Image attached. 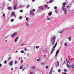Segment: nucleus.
Instances as JSON below:
<instances>
[{"label": "nucleus", "mask_w": 74, "mask_h": 74, "mask_svg": "<svg viewBox=\"0 0 74 74\" xmlns=\"http://www.w3.org/2000/svg\"><path fill=\"white\" fill-rule=\"evenodd\" d=\"M63 5L62 6V9L63 11L64 12V14H66L67 12V10L65 8V5H66V3L65 2L63 3H62Z\"/></svg>", "instance_id": "1"}, {"label": "nucleus", "mask_w": 74, "mask_h": 74, "mask_svg": "<svg viewBox=\"0 0 74 74\" xmlns=\"http://www.w3.org/2000/svg\"><path fill=\"white\" fill-rule=\"evenodd\" d=\"M55 40H56V36H54L51 37V45L53 46L54 44H55Z\"/></svg>", "instance_id": "2"}, {"label": "nucleus", "mask_w": 74, "mask_h": 74, "mask_svg": "<svg viewBox=\"0 0 74 74\" xmlns=\"http://www.w3.org/2000/svg\"><path fill=\"white\" fill-rule=\"evenodd\" d=\"M57 44H58V42H56L55 44V46L53 47L52 48L51 51V53H50V55H51L52 53H53V52L54 51V48H55V47H56Z\"/></svg>", "instance_id": "3"}, {"label": "nucleus", "mask_w": 74, "mask_h": 74, "mask_svg": "<svg viewBox=\"0 0 74 74\" xmlns=\"http://www.w3.org/2000/svg\"><path fill=\"white\" fill-rule=\"evenodd\" d=\"M66 66L67 67H68V68H69V69H71V68H72V69H74V63L72 64H71V66H69V64H67V63L66 64Z\"/></svg>", "instance_id": "4"}, {"label": "nucleus", "mask_w": 74, "mask_h": 74, "mask_svg": "<svg viewBox=\"0 0 74 74\" xmlns=\"http://www.w3.org/2000/svg\"><path fill=\"white\" fill-rule=\"evenodd\" d=\"M17 33H14L13 34H12L11 36V37L12 38H14V37H15Z\"/></svg>", "instance_id": "5"}, {"label": "nucleus", "mask_w": 74, "mask_h": 74, "mask_svg": "<svg viewBox=\"0 0 74 74\" xmlns=\"http://www.w3.org/2000/svg\"><path fill=\"white\" fill-rule=\"evenodd\" d=\"M58 53H59V50H57L56 52V54L55 56V58H56V59H57V58H56V57H57V56H58Z\"/></svg>", "instance_id": "6"}, {"label": "nucleus", "mask_w": 74, "mask_h": 74, "mask_svg": "<svg viewBox=\"0 0 74 74\" xmlns=\"http://www.w3.org/2000/svg\"><path fill=\"white\" fill-rule=\"evenodd\" d=\"M30 14L32 15L33 16L34 15V14L33 12V11L32 10H31L30 12Z\"/></svg>", "instance_id": "7"}, {"label": "nucleus", "mask_w": 74, "mask_h": 74, "mask_svg": "<svg viewBox=\"0 0 74 74\" xmlns=\"http://www.w3.org/2000/svg\"><path fill=\"white\" fill-rule=\"evenodd\" d=\"M52 70H53V67L51 68V69L50 70L49 74H52Z\"/></svg>", "instance_id": "8"}, {"label": "nucleus", "mask_w": 74, "mask_h": 74, "mask_svg": "<svg viewBox=\"0 0 74 74\" xmlns=\"http://www.w3.org/2000/svg\"><path fill=\"white\" fill-rule=\"evenodd\" d=\"M9 65L10 66H12V61H11L10 62L8 63Z\"/></svg>", "instance_id": "9"}, {"label": "nucleus", "mask_w": 74, "mask_h": 74, "mask_svg": "<svg viewBox=\"0 0 74 74\" xmlns=\"http://www.w3.org/2000/svg\"><path fill=\"white\" fill-rule=\"evenodd\" d=\"M26 25L27 27H29L30 26V25L29 24V23L27 22L26 23Z\"/></svg>", "instance_id": "10"}, {"label": "nucleus", "mask_w": 74, "mask_h": 74, "mask_svg": "<svg viewBox=\"0 0 74 74\" xmlns=\"http://www.w3.org/2000/svg\"><path fill=\"white\" fill-rule=\"evenodd\" d=\"M68 39L70 41H71V37L70 36L69 38H68Z\"/></svg>", "instance_id": "11"}, {"label": "nucleus", "mask_w": 74, "mask_h": 74, "mask_svg": "<svg viewBox=\"0 0 74 74\" xmlns=\"http://www.w3.org/2000/svg\"><path fill=\"white\" fill-rule=\"evenodd\" d=\"M39 9L40 10H43V7H42V6H40L39 8Z\"/></svg>", "instance_id": "12"}, {"label": "nucleus", "mask_w": 74, "mask_h": 74, "mask_svg": "<svg viewBox=\"0 0 74 74\" xmlns=\"http://www.w3.org/2000/svg\"><path fill=\"white\" fill-rule=\"evenodd\" d=\"M16 5H14L13 8L14 10H16Z\"/></svg>", "instance_id": "13"}, {"label": "nucleus", "mask_w": 74, "mask_h": 74, "mask_svg": "<svg viewBox=\"0 0 74 74\" xmlns=\"http://www.w3.org/2000/svg\"><path fill=\"white\" fill-rule=\"evenodd\" d=\"M18 39H19V38L18 37L15 40V42H17V40H18Z\"/></svg>", "instance_id": "14"}, {"label": "nucleus", "mask_w": 74, "mask_h": 74, "mask_svg": "<svg viewBox=\"0 0 74 74\" xmlns=\"http://www.w3.org/2000/svg\"><path fill=\"white\" fill-rule=\"evenodd\" d=\"M8 10H12V8L10 7H8Z\"/></svg>", "instance_id": "15"}, {"label": "nucleus", "mask_w": 74, "mask_h": 74, "mask_svg": "<svg viewBox=\"0 0 74 74\" xmlns=\"http://www.w3.org/2000/svg\"><path fill=\"white\" fill-rule=\"evenodd\" d=\"M56 63L58 64V65L57 66V67H58V66H59V61H57L56 62Z\"/></svg>", "instance_id": "16"}, {"label": "nucleus", "mask_w": 74, "mask_h": 74, "mask_svg": "<svg viewBox=\"0 0 74 74\" xmlns=\"http://www.w3.org/2000/svg\"><path fill=\"white\" fill-rule=\"evenodd\" d=\"M23 65L21 66L20 67V69L22 70V68H23Z\"/></svg>", "instance_id": "17"}, {"label": "nucleus", "mask_w": 74, "mask_h": 74, "mask_svg": "<svg viewBox=\"0 0 74 74\" xmlns=\"http://www.w3.org/2000/svg\"><path fill=\"white\" fill-rule=\"evenodd\" d=\"M36 68V66H32L31 67V68L32 69H35Z\"/></svg>", "instance_id": "18"}, {"label": "nucleus", "mask_w": 74, "mask_h": 74, "mask_svg": "<svg viewBox=\"0 0 74 74\" xmlns=\"http://www.w3.org/2000/svg\"><path fill=\"white\" fill-rule=\"evenodd\" d=\"M22 7H23V5H21L19 7V8H22Z\"/></svg>", "instance_id": "19"}, {"label": "nucleus", "mask_w": 74, "mask_h": 74, "mask_svg": "<svg viewBox=\"0 0 74 74\" xmlns=\"http://www.w3.org/2000/svg\"><path fill=\"white\" fill-rule=\"evenodd\" d=\"M63 31L62 30H60V33L61 34H62V33H63Z\"/></svg>", "instance_id": "20"}, {"label": "nucleus", "mask_w": 74, "mask_h": 74, "mask_svg": "<svg viewBox=\"0 0 74 74\" xmlns=\"http://www.w3.org/2000/svg\"><path fill=\"white\" fill-rule=\"evenodd\" d=\"M53 1V0H51V1H50L49 2V3H52Z\"/></svg>", "instance_id": "21"}, {"label": "nucleus", "mask_w": 74, "mask_h": 74, "mask_svg": "<svg viewBox=\"0 0 74 74\" xmlns=\"http://www.w3.org/2000/svg\"><path fill=\"white\" fill-rule=\"evenodd\" d=\"M51 14L52 13H51V12H50L48 13V15H49V16H50V15H51Z\"/></svg>", "instance_id": "22"}, {"label": "nucleus", "mask_w": 74, "mask_h": 74, "mask_svg": "<svg viewBox=\"0 0 74 74\" xmlns=\"http://www.w3.org/2000/svg\"><path fill=\"white\" fill-rule=\"evenodd\" d=\"M39 47H39L38 46L36 47V49H38V48H39Z\"/></svg>", "instance_id": "23"}, {"label": "nucleus", "mask_w": 74, "mask_h": 74, "mask_svg": "<svg viewBox=\"0 0 74 74\" xmlns=\"http://www.w3.org/2000/svg\"><path fill=\"white\" fill-rule=\"evenodd\" d=\"M26 20L27 21H29V18L27 17L26 18Z\"/></svg>", "instance_id": "24"}, {"label": "nucleus", "mask_w": 74, "mask_h": 74, "mask_svg": "<svg viewBox=\"0 0 74 74\" xmlns=\"http://www.w3.org/2000/svg\"><path fill=\"white\" fill-rule=\"evenodd\" d=\"M60 71H61V70H60V69H58V72L59 73H60Z\"/></svg>", "instance_id": "25"}, {"label": "nucleus", "mask_w": 74, "mask_h": 74, "mask_svg": "<svg viewBox=\"0 0 74 74\" xmlns=\"http://www.w3.org/2000/svg\"><path fill=\"white\" fill-rule=\"evenodd\" d=\"M30 7V5H28L27 6V8H28L29 7Z\"/></svg>", "instance_id": "26"}, {"label": "nucleus", "mask_w": 74, "mask_h": 74, "mask_svg": "<svg viewBox=\"0 0 74 74\" xmlns=\"http://www.w3.org/2000/svg\"><path fill=\"white\" fill-rule=\"evenodd\" d=\"M14 21V19H11V22H12Z\"/></svg>", "instance_id": "27"}, {"label": "nucleus", "mask_w": 74, "mask_h": 74, "mask_svg": "<svg viewBox=\"0 0 74 74\" xmlns=\"http://www.w3.org/2000/svg\"><path fill=\"white\" fill-rule=\"evenodd\" d=\"M11 15H14V12H12L11 14Z\"/></svg>", "instance_id": "28"}, {"label": "nucleus", "mask_w": 74, "mask_h": 74, "mask_svg": "<svg viewBox=\"0 0 74 74\" xmlns=\"http://www.w3.org/2000/svg\"><path fill=\"white\" fill-rule=\"evenodd\" d=\"M67 45V44L66 43H65L64 44V46L65 47H66Z\"/></svg>", "instance_id": "29"}, {"label": "nucleus", "mask_w": 74, "mask_h": 74, "mask_svg": "<svg viewBox=\"0 0 74 74\" xmlns=\"http://www.w3.org/2000/svg\"><path fill=\"white\" fill-rule=\"evenodd\" d=\"M19 19H22V16H20L19 18Z\"/></svg>", "instance_id": "30"}, {"label": "nucleus", "mask_w": 74, "mask_h": 74, "mask_svg": "<svg viewBox=\"0 0 74 74\" xmlns=\"http://www.w3.org/2000/svg\"><path fill=\"white\" fill-rule=\"evenodd\" d=\"M55 12L56 13H57L58 12V10H55Z\"/></svg>", "instance_id": "31"}, {"label": "nucleus", "mask_w": 74, "mask_h": 74, "mask_svg": "<svg viewBox=\"0 0 74 74\" xmlns=\"http://www.w3.org/2000/svg\"><path fill=\"white\" fill-rule=\"evenodd\" d=\"M44 64H45V63H44V62H42L41 63V65H44Z\"/></svg>", "instance_id": "32"}, {"label": "nucleus", "mask_w": 74, "mask_h": 74, "mask_svg": "<svg viewBox=\"0 0 74 74\" xmlns=\"http://www.w3.org/2000/svg\"><path fill=\"white\" fill-rule=\"evenodd\" d=\"M4 64H6V63H7V61L5 60L4 63Z\"/></svg>", "instance_id": "33"}, {"label": "nucleus", "mask_w": 74, "mask_h": 74, "mask_svg": "<svg viewBox=\"0 0 74 74\" xmlns=\"http://www.w3.org/2000/svg\"><path fill=\"white\" fill-rule=\"evenodd\" d=\"M66 62H67V63H70V62L68 60H67Z\"/></svg>", "instance_id": "34"}, {"label": "nucleus", "mask_w": 74, "mask_h": 74, "mask_svg": "<svg viewBox=\"0 0 74 74\" xmlns=\"http://www.w3.org/2000/svg\"><path fill=\"white\" fill-rule=\"evenodd\" d=\"M21 53H24L23 51H21Z\"/></svg>", "instance_id": "35"}, {"label": "nucleus", "mask_w": 74, "mask_h": 74, "mask_svg": "<svg viewBox=\"0 0 74 74\" xmlns=\"http://www.w3.org/2000/svg\"><path fill=\"white\" fill-rule=\"evenodd\" d=\"M45 7L46 8V7H48V5H45Z\"/></svg>", "instance_id": "36"}, {"label": "nucleus", "mask_w": 74, "mask_h": 74, "mask_svg": "<svg viewBox=\"0 0 74 74\" xmlns=\"http://www.w3.org/2000/svg\"><path fill=\"white\" fill-rule=\"evenodd\" d=\"M64 71L65 72H66V71H67V70H66V69H64Z\"/></svg>", "instance_id": "37"}, {"label": "nucleus", "mask_w": 74, "mask_h": 74, "mask_svg": "<svg viewBox=\"0 0 74 74\" xmlns=\"http://www.w3.org/2000/svg\"><path fill=\"white\" fill-rule=\"evenodd\" d=\"M20 12H23V10H21Z\"/></svg>", "instance_id": "38"}, {"label": "nucleus", "mask_w": 74, "mask_h": 74, "mask_svg": "<svg viewBox=\"0 0 74 74\" xmlns=\"http://www.w3.org/2000/svg\"><path fill=\"white\" fill-rule=\"evenodd\" d=\"M23 60H22L21 61V63H22V62H23Z\"/></svg>", "instance_id": "39"}, {"label": "nucleus", "mask_w": 74, "mask_h": 74, "mask_svg": "<svg viewBox=\"0 0 74 74\" xmlns=\"http://www.w3.org/2000/svg\"><path fill=\"white\" fill-rule=\"evenodd\" d=\"M5 16V14H3V16L4 17Z\"/></svg>", "instance_id": "40"}, {"label": "nucleus", "mask_w": 74, "mask_h": 74, "mask_svg": "<svg viewBox=\"0 0 74 74\" xmlns=\"http://www.w3.org/2000/svg\"><path fill=\"white\" fill-rule=\"evenodd\" d=\"M54 9H57V7H56V6H55V7H54Z\"/></svg>", "instance_id": "41"}, {"label": "nucleus", "mask_w": 74, "mask_h": 74, "mask_svg": "<svg viewBox=\"0 0 74 74\" xmlns=\"http://www.w3.org/2000/svg\"><path fill=\"white\" fill-rule=\"evenodd\" d=\"M48 68V66H46V69H47Z\"/></svg>", "instance_id": "42"}, {"label": "nucleus", "mask_w": 74, "mask_h": 74, "mask_svg": "<svg viewBox=\"0 0 74 74\" xmlns=\"http://www.w3.org/2000/svg\"><path fill=\"white\" fill-rule=\"evenodd\" d=\"M16 63H17V61H15V62L14 63H15V64H16Z\"/></svg>", "instance_id": "43"}, {"label": "nucleus", "mask_w": 74, "mask_h": 74, "mask_svg": "<svg viewBox=\"0 0 74 74\" xmlns=\"http://www.w3.org/2000/svg\"><path fill=\"white\" fill-rule=\"evenodd\" d=\"M27 50V49H26V48H25V49H24V51H26Z\"/></svg>", "instance_id": "44"}, {"label": "nucleus", "mask_w": 74, "mask_h": 74, "mask_svg": "<svg viewBox=\"0 0 74 74\" xmlns=\"http://www.w3.org/2000/svg\"><path fill=\"white\" fill-rule=\"evenodd\" d=\"M32 11H34H34H35V9H33Z\"/></svg>", "instance_id": "45"}, {"label": "nucleus", "mask_w": 74, "mask_h": 74, "mask_svg": "<svg viewBox=\"0 0 74 74\" xmlns=\"http://www.w3.org/2000/svg\"><path fill=\"white\" fill-rule=\"evenodd\" d=\"M29 64H27V67H29Z\"/></svg>", "instance_id": "46"}, {"label": "nucleus", "mask_w": 74, "mask_h": 74, "mask_svg": "<svg viewBox=\"0 0 74 74\" xmlns=\"http://www.w3.org/2000/svg\"><path fill=\"white\" fill-rule=\"evenodd\" d=\"M11 58H9V59H8V60H11Z\"/></svg>", "instance_id": "47"}, {"label": "nucleus", "mask_w": 74, "mask_h": 74, "mask_svg": "<svg viewBox=\"0 0 74 74\" xmlns=\"http://www.w3.org/2000/svg\"><path fill=\"white\" fill-rule=\"evenodd\" d=\"M36 0H32V1L33 2H34V1H35Z\"/></svg>", "instance_id": "48"}, {"label": "nucleus", "mask_w": 74, "mask_h": 74, "mask_svg": "<svg viewBox=\"0 0 74 74\" xmlns=\"http://www.w3.org/2000/svg\"><path fill=\"white\" fill-rule=\"evenodd\" d=\"M69 6L67 5L66 6V8H69Z\"/></svg>", "instance_id": "49"}, {"label": "nucleus", "mask_w": 74, "mask_h": 74, "mask_svg": "<svg viewBox=\"0 0 74 74\" xmlns=\"http://www.w3.org/2000/svg\"><path fill=\"white\" fill-rule=\"evenodd\" d=\"M33 74V72H31L30 73V74Z\"/></svg>", "instance_id": "50"}, {"label": "nucleus", "mask_w": 74, "mask_h": 74, "mask_svg": "<svg viewBox=\"0 0 74 74\" xmlns=\"http://www.w3.org/2000/svg\"><path fill=\"white\" fill-rule=\"evenodd\" d=\"M47 20H50L51 19L50 18H48L47 19Z\"/></svg>", "instance_id": "51"}, {"label": "nucleus", "mask_w": 74, "mask_h": 74, "mask_svg": "<svg viewBox=\"0 0 74 74\" xmlns=\"http://www.w3.org/2000/svg\"><path fill=\"white\" fill-rule=\"evenodd\" d=\"M11 70L12 71V70H13V69H12V68L11 69Z\"/></svg>", "instance_id": "52"}, {"label": "nucleus", "mask_w": 74, "mask_h": 74, "mask_svg": "<svg viewBox=\"0 0 74 74\" xmlns=\"http://www.w3.org/2000/svg\"><path fill=\"white\" fill-rule=\"evenodd\" d=\"M8 38V36H6L5 37V38Z\"/></svg>", "instance_id": "53"}, {"label": "nucleus", "mask_w": 74, "mask_h": 74, "mask_svg": "<svg viewBox=\"0 0 74 74\" xmlns=\"http://www.w3.org/2000/svg\"><path fill=\"white\" fill-rule=\"evenodd\" d=\"M1 66H2V65L1 64H0V67H1Z\"/></svg>", "instance_id": "54"}, {"label": "nucleus", "mask_w": 74, "mask_h": 74, "mask_svg": "<svg viewBox=\"0 0 74 74\" xmlns=\"http://www.w3.org/2000/svg\"><path fill=\"white\" fill-rule=\"evenodd\" d=\"M37 61L38 62H39V61H40V60L38 59V60H37Z\"/></svg>", "instance_id": "55"}, {"label": "nucleus", "mask_w": 74, "mask_h": 74, "mask_svg": "<svg viewBox=\"0 0 74 74\" xmlns=\"http://www.w3.org/2000/svg\"><path fill=\"white\" fill-rule=\"evenodd\" d=\"M47 9L48 10L49 9V7L47 8Z\"/></svg>", "instance_id": "56"}, {"label": "nucleus", "mask_w": 74, "mask_h": 74, "mask_svg": "<svg viewBox=\"0 0 74 74\" xmlns=\"http://www.w3.org/2000/svg\"><path fill=\"white\" fill-rule=\"evenodd\" d=\"M61 61L62 62V58L61 59Z\"/></svg>", "instance_id": "57"}, {"label": "nucleus", "mask_w": 74, "mask_h": 74, "mask_svg": "<svg viewBox=\"0 0 74 74\" xmlns=\"http://www.w3.org/2000/svg\"><path fill=\"white\" fill-rule=\"evenodd\" d=\"M13 16H14V17H16V15H15V14H14Z\"/></svg>", "instance_id": "58"}, {"label": "nucleus", "mask_w": 74, "mask_h": 74, "mask_svg": "<svg viewBox=\"0 0 74 74\" xmlns=\"http://www.w3.org/2000/svg\"><path fill=\"white\" fill-rule=\"evenodd\" d=\"M23 45H25V44H23V45H21L22 46H23Z\"/></svg>", "instance_id": "59"}, {"label": "nucleus", "mask_w": 74, "mask_h": 74, "mask_svg": "<svg viewBox=\"0 0 74 74\" xmlns=\"http://www.w3.org/2000/svg\"><path fill=\"white\" fill-rule=\"evenodd\" d=\"M9 1H11V0H8Z\"/></svg>", "instance_id": "60"}, {"label": "nucleus", "mask_w": 74, "mask_h": 74, "mask_svg": "<svg viewBox=\"0 0 74 74\" xmlns=\"http://www.w3.org/2000/svg\"><path fill=\"white\" fill-rule=\"evenodd\" d=\"M17 69V67H16L15 68V69Z\"/></svg>", "instance_id": "61"}, {"label": "nucleus", "mask_w": 74, "mask_h": 74, "mask_svg": "<svg viewBox=\"0 0 74 74\" xmlns=\"http://www.w3.org/2000/svg\"><path fill=\"white\" fill-rule=\"evenodd\" d=\"M5 42H7V40H5Z\"/></svg>", "instance_id": "62"}, {"label": "nucleus", "mask_w": 74, "mask_h": 74, "mask_svg": "<svg viewBox=\"0 0 74 74\" xmlns=\"http://www.w3.org/2000/svg\"><path fill=\"white\" fill-rule=\"evenodd\" d=\"M17 52H18V51H16V53H17Z\"/></svg>", "instance_id": "63"}, {"label": "nucleus", "mask_w": 74, "mask_h": 74, "mask_svg": "<svg viewBox=\"0 0 74 74\" xmlns=\"http://www.w3.org/2000/svg\"><path fill=\"white\" fill-rule=\"evenodd\" d=\"M11 50V49H9V51H10Z\"/></svg>", "instance_id": "64"}]
</instances>
